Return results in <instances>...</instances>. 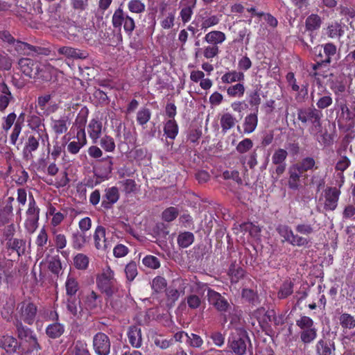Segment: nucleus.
I'll return each instance as SVG.
<instances>
[{"mask_svg": "<svg viewBox=\"0 0 355 355\" xmlns=\"http://www.w3.org/2000/svg\"><path fill=\"white\" fill-rule=\"evenodd\" d=\"M70 125L67 116H61L58 119L51 118V128L56 135H60L65 133Z\"/></svg>", "mask_w": 355, "mask_h": 355, "instance_id": "22", "label": "nucleus"}, {"mask_svg": "<svg viewBox=\"0 0 355 355\" xmlns=\"http://www.w3.org/2000/svg\"><path fill=\"white\" fill-rule=\"evenodd\" d=\"M288 174V187L293 190H298L301 186L300 178L303 173L295 164H293L289 168Z\"/></svg>", "mask_w": 355, "mask_h": 355, "instance_id": "19", "label": "nucleus"}, {"mask_svg": "<svg viewBox=\"0 0 355 355\" xmlns=\"http://www.w3.org/2000/svg\"><path fill=\"white\" fill-rule=\"evenodd\" d=\"M179 215V210L175 207H169L162 213V218L166 222L173 221Z\"/></svg>", "mask_w": 355, "mask_h": 355, "instance_id": "52", "label": "nucleus"}, {"mask_svg": "<svg viewBox=\"0 0 355 355\" xmlns=\"http://www.w3.org/2000/svg\"><path fill=\"white\" fill-rule=\"evenodd\" d=\"M19 311L20 318L28 324H32L37 315V306L31 302L24 300L17 306Z\"/></svg>", "mask_w": 355, "mask_h": 355, "instance_id": "6", "label": "nucleus"}, {"mask_svg": "<svg viewBox=\"0 0 355 355\" xmlns=\"http://www.w3.org/2000/svg\"><path fill=\"white\" fill-rule=\"evenodd\" d=\"M350 165L351 160L349 159V158L346 155H342L336 162L335 169L337 171H340L343 173L349 167Z\"/></svg>", "mask_w": 355, "mask_h": 355, "instance_id": "63", "label": "nucleus"}, {"mask_svg": "<svg viewBox=\"0 0 355 355\" xmlns=\"http://www.w3.org/2000/svg\"><path fill=\"white\" fill-rule=\"evenodd\" d=\"M334 343L330 339L324 338L318 343L317 352L318 355H334Z\"/></svg>", "mask_w": 355, "mask_h": 355, "instance_id": "28", "label": "nucleus"}, {"mask_svg": "<svg viewBox=\"0 0 355 355\" xmlns=\"http://www.w3.org/2000/svg\"><path fill=\"white\" fill-rule=\"evenodd\" d=\"M245 75L243 71H237L236 70L229 71L221 76L223 83L231 84L235 82H241L244 80Z\"/></svg>", "mask_w": 355, "mask_h": 355, "instance_id": "32", "label": "nucleus"}, {"mask_svg": "<svg viewBox=\"0 0 355 355\" xmlns=\"http://www.w3.org/2000/svg\"><path fill=\"white\" fill-rule=\"evenodd\" d=\"M93 345L96 353L98 355H108L110 351L109 337L103 333L96 334L93 339Z\"/></svg>", "mask_w": 355, "mask_h": 355, "instance_id": "9", "label": "nucleus"}, {"mask_svg": "<svg viewBox=\"0 0 355 355\" xmlns=\"http://www.w3.org/2000/svg\"><path fill=\"white\" fill-rule=\"evenodd\" d=\"M16 120V114L11 112L7 116L2 118L1 128L5 131L8 132L11 127L15 124Z\"/></svg>", "mask_w": 355, "mask_h": 355, "instance_id": "58", "label": "nucleus"}, {"mask_svg": "<svg viewBox=\"0 0 355 355\" xmlns=\"http://www.w3.org/2000/svg\"><path fill=\"white\" fill-rule=\"evenodd\" d=\"M125 272L127 280L132 282L137 275V267L135 261H130L125 268Z\"/></svg>", "mask_w": 355, "mask_h": 355, "instance_id": "60", "label": "nucleus"}, {"mask_svg": "<svg viewBox=\"0 0 355 355\" xmlns=\"http://www.w3.org/2000/svg\"><path fill=\"white\" fill-rule=\"evenodd\" d=\"M253 147V141L250 138H245L239 142L236 146V152L241 155H245V154L249 152Z\"/></svg>", "mask_w": 355, "mask_h": 355, "instance_id": "47", "label": "nucleus"}, {"mask_svg": "<svg viewBox=\"0 0 355 355\" xmlns=\"http://www.w3.org/2000/svg\"><path fill=\"white\" fill-rule=\"evenodd\" d=\"M64 332V327L60 323H54L48 326L46 333L51 338H59Z\"/></svg>", "mask_w": 355, "mask_h": 355, "instance_id": "48", "label": "nucleus"}, {"mask_svg": "<svg viewBox=\"0 0 355 355\" xmlns=\"http://www.w3.org/2000/svg\"><path fill=\"white\" fill-rule=\"evenodd\" d=\"M143 264L151 269H157L160 267L159 259L153 255H146L142 260Z\"/></svg>", "mask_w": 355, "mask_h": 355, "instance_id": "59", "label": "nucleus"}, {"mask_svg": "<svg viewBox=\"0 0 355 355\" xmlns=\"http://www.w3.org/2000/svg\"><path fill=\"white\" fill-rule=\"evenodd\" d=\"M106 229L102 225H98L94 232L93 239L95 248L97 250H107L110 248V243L106 237Z\"/></svg>", "mask_w": 355, "mask_h": 355, "instance_id": "12", "label": "nucleus"}, {"mask_svg": "<svg viewBox=\"0 0 355 355\" xmlns=\"http://www.w3.org/2000/svg\"><path fill=\"white\" fill-rule=\"evenodd\" d=\"M67 309L75 318L82 316L83 308L79 299H68Z\"/></svg>", "mask_w": 355, "mask_h": 355, "instance_id": "40", "label": "nucleus"}, {"mask_svg": "<svg viewBox=\"0 0 355 355\" xmlns=\"http://www.w3.org/2000/svg\"><path fill=\"white\" fill-rule=\"evenodd\" d=\"M128 8L131 12L140 14L145 11L146 6L141 0H130Z\"/></svg>", "mask_w": 355, "mask_h": 355, "instance_id": "53", "label": "nucleus"}, {"mask_svg": "<svg viewBox=\"0 0 355 355\" xmlns=\"http://www.w3.org/2000/svg\"><path fill=\"white\" fill-rule=\"evenodd\" d=\"M15 326L17 328V336L19 339H24L26 340V339H28L30 337L33 336L32 330L30 328L24 326L21 321L17 320Z\"/></svg>", "mask_w": 355, "mask_h": 355, "instance_id": "46", "label": "nucleus"}, {"mask_svg": "<svg viewBox=\"0 0 355 355\" xmlns=\"http://www.w3.org/2000/svg\"><path fill=\"white\" fill-rule=\"evenodd\" d=\"M197 0H182L183 8L180 12V17L183 23L189 21L193 13V10L196 7Z\"/></svg>", "mask_w": 355, "mask_h": 355, "instance_id": "24", "label": "nucleus"}, {"mask_svg": "<svg viewBox=\"0 0 355 355\" xmlns=\"http://www.w3.org/2000/svg\"><path fill=\"white\" fill-rule=\"evenodd\" d=\"M76 141H72L67 144V152L72 155L78 153L80 150L87 144L86 135L76 133Z\"/></svg>", "mask_w": 355, "mask_h": 355, "instance_id": "27", "label": "nucleus"}, {"mask_svg": "<svg viewBox=\"0 0 355 355\" xmlns=\"http://www.w3.org/2000/svg\"><path fill=\"white\" fill-rule=\"evenodd\" d=\"M322 47L324 54V62L330 64L331 62V57L335 55L336 53V46L331 42H329L324 44Z\"/></svg>", "mask_w": 355, "mask_h": 355, "instance_id": "51", "label": "nucleus"}, {"mask_svg": "<svg viewBox=\"0 0 355 355\" xmlns=\"http://www.w3.org/2000/svg\"><path fill=\"white\" fill-rule=\"evenodd\" d=\"M29 51L30 55H49L51 53V49L50 46H34L30 44Z\"/></svg>", "mask_w": 355, "mask_h": 355, "instance_id": "56", "label": "nucleus"}, {"mask_svg": "<svg viewBox=\"0 0 355 355\" xmlns=\"http://www.w3.org/2000/svg\"><path fill=\"white\" fill-rule=\"evenodd\" d=\"M73 355H91L86 343L78 340L72 349Z\"/></svg>", "mask_w": 355, "mask_h": 355, "instance_id": "61", "label": "nucleus"}, {"mask_svg": "<svg viewBox=\"0 0 355 355\" xmlns=\"http://www.w3.org/2000/svg\"><path fill=\"white\" fill-rule=\"evenodd\" d=\"M52 234L53 236V240L54 242V246L57 252H61V250L65 248L67 245V236L64 234L57 230H54L52 232Z\"/></svg>", "mask_w": 355, "mask_h": 355, "instance_id": "37", "label": "nucleus"}, {"mask_svg": "<svg viewBox=\"0 0 355 355\" xmlns=\"http://www.w3.org/2000/svg\"><path fill=\"white\" fill-rule=\"evenodd\" d=\"M49 241V236L47 232L44 227H42L36 239H35V244L37 245V254H42L46 249V245Z\"/></svg>", "mask_w": 355, "mask_h": 355, "instance_id": "34", "label": "nucleus"}, {"mask_svg": "<svg viewBox=\"0 0 355 355\" xmlns=\"http://www.w3.org/2000/svg\"><path fill=\"white\" fill-rule=\"evenodd\" d=\"M322 24L321 17L317 14H311L308 16L305 21V26L307 31H313L320 28Z\"/></svg>", "mask_w": 355, "mask_h": 355, "instance_id": "41", "label": "nucleus"}, {"mask_svg": "<svg viewBox=\"0 0 355 355\" xmlns=\"http://www.w3.org/2000/svg\"><path fill=\"white\" fill-rule=\"evenodd\" d=\"M128 338L130 344L135 347H139L141 344V333L140 328L132 327L128 332Z\"/></svg>", "mask_w": 355, "mask_h": 355, "instance_id": "42", "label": "nucleus"}, {"mask_svg": "<svg viewBox=\"0 0 355 355\" xmlns=\"http://www.w3.org/2000/svg\"><path fill=\"white\" fill-rule=\"evenodd\" d=\"M40 209L37 205L36 201L30 193L28 196V207L26 211V219L24 221V227L30 233H33L38 227Z\"/></svg>", "mask_w": 355, "mask_h": 355, "instance_id": "4", "label": "nucleus"}, {"mask_svg": "<svg viewBox=\"0 0 355 355\" xmlns=\"http://www.w3.org/2000/svg\"><path fill=\"white\" fill-rule=\"evenodd\" d=\"M42 136L39 132L36 135H30L28 136L25 142L23 153L24 155L28 156L31 155L33 152L37 150L40 143L39 141Z\"/></svg>", "mask_w": 355, "mask_h": 355, "instance_id": "23", "label": "nucleus"}, {"mask_svg": "<svg viewBox=\"0 0 355 355\" xmlns=\"http://www.w3.org/2000/svg\"><path fill=\"white\" fill-rule=\"evenodd\" d=\"M247 101L253 111L259 112V107L261 103L260 91L257 88L247 92Z\"/></svg>", "mask_w": 355, "mask_h": 355, "instance_id": "35", "label": "nucleus"}, {"mask_svg": "<svg viewBox=\"0 0 355 355\" xmlns=\"http://www.w3.org/2000/svg\"><path fill=\"white\" fill-rule=\"evenodd\" d=\"M179 132V127L175 119H168L164 124V133L166 138L174 140Z\"/></svg>", "mask_w": 355, "mask_h": 355, "instance_id": "31", "label": "nucleus"}, {"mask_svg": "<svg viewBox=\"0 0 355 355\" xmlns=\"http://www.w3.org/2000/svg\"><path fill=\"white\" fill-rule=\"evenodd\" d=\"M276 230L280 236L284 238V241L290 243L294 233L289 226L286 225H279Z\"/></svg>", "mask_w": 355, "mask_h": 355, "instance_id": "49", "label": "nucleus"}, {"mask_svg": "<svg viewBox=\"0 0 355 355\" xmlns=\"http://www.w3.org/2000/svg\"><path fill=\"white\" fill-rule=\"evenodd\" d=\"M15 272L6 270L0 272V288H8L14 284Z\"/></svg>", "mask_w": 355, "mask_h": 355, "instance_id": "38", "label": "nucleus"}, {"mask_svg": "<svg viewBox=\"0 0 355 355\" xmlns=\"http://www.w3.org/2000/svg\"><path fill=\"white\" fill-rule=\"evenodd\" d=\"M101 148L106 152H114L116 148L114 139L109 135H105L100 140Z\"/></svg>", "mask_w": 355, "mask_h": 355, "instance_id": "50", "label": "nucleus"}, {"mask_svg": "<svg viewBox=\"0 0 355 355\" xmlns=\"http://www.w3.org/2000/svg\"><path fill=\"white\" fill-rule=\"evenodd\" d=\"M15 98L9 87L4 83H0V112H4Z\"/></svg>", "mask_w": 355, "mask_h": 355, "instance_id": "17", "label": "nucleus"}, {"mask_svg": "<svg viewBox=\"0 0 355 355\" xmlns=\"http://www.w3.org/2000/svg\"><path fill=\"white\" fill-rule=\"evenodd\" d=\"M120 198L119 189L116 187H111L104 190L101 198V209L103 211H108L113 208L115 203Z\"/></svg>", "mask_w": 355, "mask_h": 355, "instance_id": "8", "label": "nucleus"}, {"mask_svg": "<svg viewBox=\"0 0 355 355\" xmlns=\"http://www.w3.org/2000/svg\"><path fill=\"white\" fill-rule=\"evenodd\" d=\"M345 24L337 21H331L327 28V35L330 38H340L345 34Z\"/></svg>", "mask_w": 355, "mask_h": 355, "instance_id": "26", "label": "nucleus"}, {"mask_svg": "<svg viewBox=\"0 0 355 355\" xmlns=\"http://www.w3.org/2000/svg\"><path fill=\"white\" fill-rule=\"evenodd\" d=\"M318 98L315 101V105L319 110L329 107L333 103V98L331 94L327 90H324V94L318 93Z\"/></svg>", "mask_w": 355, "mask_h": 355, "instance_id": "30", "label": "nucleus"}, {"mask_svg": "<svg viewBox=\"0 0 355 355\" xmlns=\"http://www.w3.org/2000/svg\"><path fill=\"white\" fill-rule=\"evenodd\" d=\"M226 40L225 34L220 31H212L207 33L204 40L209 44L217 45L222 44Z\"/></svg>", "mask_w": 355, "mask_h": 355, "instance_id": "29", "label": "nucleus"}, {"mask_svg": "<svg viewBox=\"0 0 355 355\" xmlns=\"http://www.w3.org/2000/svg\"><path fill=\"white\" fill-rule=\"evenodd\" d=\"M90 236L86 234L79 232L78 230L73 232L70 236L71 245L73 250H82L89 243Z\"/></svg>", "mask_w": 355, "mask_h": 355, "instance_id": "14", "label": "nucleus"}, {"mask_svg": "<svg viewBox=\"0 0 355 355\" xmlns=\"http://www.w3.org/2000/svg\"><path fill=\"white\" fill-rule=\"evenodd\" d=\"M257 149V148L254 149L248 155L239 156V162L244 167L248 165L250 169H253L258 164Z\"/></svg>", "mask_w": 355, "mask_h": 355, "instance_id": "36", "label": "nucleus"}, {"mask_svg": "<svg viewBox=\"0 0 355 355\" xmlns=\"http://www.w3.org/2000/svg\"><path fill=\"white\" fill-rule=\"evenodd\" d=\"M258 121V112L253 111L252 112L248 114L245 116L242 124L243 133L246 135L252 133L257 127Z\"/></svg>", "mask_w": 355, "mask_h": 355, "instance_id": "20", "label": "nucleus"}, {"mask_svg": "<svg viewBox=\"0 0 355 355\" xmlns=\"http://www.w3.org/2000/svg\"><path fill=\"white\" fill-rule=\"evenodd\" d=\"M236 123V119L230 112L224 113L220 119V124L223 133H226L233 128Z\"/></svg>", "mask_w": 355, "mask_h": 355, "instance_id": "33", "label": "nucleus"}, {"mask_svg": "<svg viewBox=\"0 0 355 355\" xmlns=\"http://www.w3.org/2000/svg\"><path fill=\"white\" fill-rule=\"evenodd\" d=\"M103 124L102 122L98 119H92L87 126V132L89 137L94 142L101 137L102 132Z\"/></svg>", "mask_w": 355, "mask_h": 355, "instance_id": "25", "label": "nucleus"}, {"mask_svg": "<svg viewBox=\"0 0 355 355\" xmlns=\"http://www.w3.org/2000/svg\"><path fill=\"white\" fill-rule=\"evenodd\" d=\"M316 337V329L315 328L306 329L301 332L300 338L304 343H309Z\"/></svg>", "mask_w": 355, "mask_h": 355, "instance_id": "62", "label": "nucleus"}, {"mask_svg": "<svg viewBox=\"0 0 355 355\" xmlns=\"http://www.w3.org/2000/svg\"><path fill=\"white\" fill-rule=\"evenodd\" d=\"M288 152L284 148H279L276 149L272 156V163L276 165L275 173L280 176L286 171V160L288 157Z\"/></svg>", "mask_w": 355, "mask_h": 355, "instance_id": "10", "label": "nucleus"}, {"mask_svg": "<svg viewBox=\"0 0 355 355\" xmlns=\"http://www.w3.org/2000/svg\"><path fill=\"white\" fill-rule=\"evenodd\" d=\"M58 51L59 54L73 60H84L89 55L86 51L67 46L59 48Z\"/></svg>", "mask_w": 355, "mask_h": 355, "instance_id": "16", "label": "nucleus"}, {"mask_svg": "<svg viewBox=\"0 0 355 355\" xmlns=\"http://www.w3.org/2000/svg\"><path fill=\"white\" fill-rule=\"evenodd\" d=\"M18 65L22 73L30 78L48 80L51 78V75L47 71L51 67L43 65L33 59L21 58L18 61Z\"/></svg>", "mask_w": 355, "mask_h": 355, "instance_id": "3", "label": "nucleus"}, {"mask_svg": "<svg viewBox=\"0 0 355 355\" xmlns=\"http://www.w3.org/2000/svg\"><path fill=\"white\" fill-rule=\"evenodd\" d=\"M151 117V112L147 107H143L139 110L137 114V121L141 125L146 124Z\"/></svg>", "mask_w": 355, "mask_h": 355, "instance_id": "54", "label": "nucleus"}, {"mask_svg": "<svg viewBox=\"0 0 355 355\" xmlns=\"http://www.w3.org/2000/svg\"><path fill=\"white\" fill-rule=\"evenodd\" d=\"M106 159H107L109 162L107 171L102 174H100L98 171L94 172V175L96 177V180H94L93 179L91 178L87 179L85 183V187H87L89 188H94V187L99 184L102 181L107 180L110 178V175L112 171V157L110 156H107Z\"/></svg>", "mask_w": 355, "mask_h": 355, "instance_id": "15", "label": "nucleus"}, {"mask_svg": "<svg viewBox=\"0 0 355 355\" xmlns=\"http://www.w3.org/2000/svg\"><path fill=\"white\" fill-rule=\"evenodd\" d=\"M322 111L314 107H307L297 110V119L303 124L309 125L311 135H316L322 131Z\"/></svg>", "mask_w": 355, "mask_h": 355, "instance_id": "2", "label": "nucleus"}, {"mask_svg": "<svg viewBox=\"0 0 355 355\" xmlns=\"http://www.w3.org/2000/svg\"><path fill=\"white\" fill-rule=\"evenodd\" d=\"M89 109L86 106H83L79 111L76 118L75 119V122L73 126L76 128V133L86 135L85 134V125L87 121V118L89 116Z\"/></svg>", "mask_w": 355, "mask_h": 355, "instance_id": "18", "label": "nucleus"}, {"mask_svg": "<svg viewBox=\"0 0 355 355\" xmlns=\"http://www.w3.org/2000/svg\"><path fill=\"white\" fill-rule=\"evenodd\" d=\"M300 171L304 173L309 171L316 170L318 167L315 165V159L311 157H306L300 162L295 164Z\"/></svg>", "mask_w": 355, "mask_h": 355, "instance_id": "39", "label": "nucleus"}, {"mask_svg": "<svg viewBox=\"0 0 355 355\" xmlns=\"http://www.w3.org/2000/svg\"><path fill=\"white\" fill-rule=\"evenodd\" d=\"M339 321L343 328L351 329L355 327V319L350 314L343 313L339 318Z\"/></svg>", "mask_w": 355, "mask_h": 355, "instance_id": "57", "label": "nucleus"}, {"mask_svg": "<svg viewBox=\"0 0 355 355\" xmlns=\"http://www.w3.org/2000/svg\"><path fill=\"white\" fill-rule=\"evenodd\" d=\"M119 183L123 187V191L127 194L133 193L137 189V184L134 180L126 179Z\"/></svg>", "mask_w": 355, "mask_h": 355, "instance_id": "64", "label": "nucleus"}, {"mask_svg": "<svg viewBox=\"0 0 355 355\" xmlns=\"http://www.w3.org/2000/svg\"><path fill=\"white\" fill-rule=\"evenodd\" d=\"M73 266L78 270H86L89 263V257L83 253H78L73 259Z\"/></svg>", "mask_w": 355, "mask_h": 355, "instance_id": "44", "label": "nucleus"}, {"mask_svg": "<svg viewBox=\"0 0 355 355\" xmlns=\"http://www.w3.org/2000/svg\"><path fill=\"white\" fill-rule=\"evenodd\" d=\"M245 92L243 83H238L235 85L230 86L227 89V94L230 97L241 98Z\"/></svg>", "mask_w": 355, "mask_h": 355, "instance_id": "45", "label": "nucleus"}, {"mask_svg": "<svg viewBox=\"0 0 355 355\" xmlns=\"http://www.w3.org/2000/svg\"><path fill=\"white\" fill-rule=\"evenodd\" d=\"M219 53V46L217 45L209 44L202 49L203 56L208 60H211L212 58L217 57Z\"/></svg>", "mask_w": 355, "mask_h": 355, "instance_id": "55", "label": "nucleus"}, {"mask_svg": "<svg viewBox=\"0 0 355 355\" xmlns=\"http://www.w3.org/2000/svg\"><path fill=\"white\" fill-rule=\"evenodd\" d=\"M0 347L5 349L7 353L13 354L20 349L21 344L15 338L6 336L0 338Z\"/></svg>", "mask_w": 355, "mask_h": 355, "instance_id": "21", "label": "nucleus"}, {"mask_svg": "<svg viewBox=\"0 0 355 355\" xmlns=\"http://www.w3.org/2000/svg\"><path fill=\"white\" fill-rule=\"evenodd\" d=\"M112 24L114 28L121 31L123 26L124 31L129 35H132L135 28V22L132 17L125 12L122 8H116L112 17Z\"/></svg>", "mask_w": 355, "mask_h": 355, "instance_id": "5", "label": "nucleus"}, {"mask_svg": "<svg viewBox=\"0 0 355 355\" xmlns=\"http://www.w3.org/2000/svg\"><path fill=\"white\" fill-rule=\"evenodd\" d=\"M96 284L98 288H116L117 282L114 278V273L110 266L103 268L97 275Z\"/></svg>", "mask_w": 355, "mask_h": 355, "instance_id": "7", "label": "nucleus"}, {"mask_svg": "<svg viewBox=\"0 0 355 355\" xmlns=\"http://www.w3.org/2000/svg\"><path fill=\"white\" fill-rule=\"evenodd\" d=\"M341 180L338 187L327 186L321 193L316 206V209L319 212L324 213L333 211L336 209L338 205V201L341 194L340 188L344 184V175L341 174Z\"/></svg>", "mask_w": 355, "mask_h": 355, "instance_id": "1", "label": "nucleus"}, {"mask_svg": "<svg viewBox=\"0 0 355 355\" xmlns=\"http://www.w3.org/2000/svg\"><path fill=\"white\" fill-rule=\"evenodd\" d=\"M194 239L195 237L192 232H184L178 235L177 241L180 247L187 248L193 243Z\"/></svg>", "mask_w": 355, "mask_h": 355, "instance_id": "43", "label": "nucleus"}, {"mask_svg": "<svg viewBox=\"0 0 355 355\" xmlns=\"http://www.w3.org/2000/svg\"><path fill=\"white\" fill-rule=\"evenodd\" d=\"M26 241L23 239H9L6 243V248L10 255L12 252H16L19 257L25 254Z\"/></svg>", "mask_w": 355, "mask_h": 355, "instance_id": "13", "label": "nucleus"}, {"mask_svg": "<svg viewBox=\"0 0 355 355\" xmlns=\"http://www.w3.org/2000/svg\"><path fill=\"white\" fill-rule=\"evenodd\" d=\"M230 343V347L236 355H243L247 349V343H250L246 332L242 331L238 336L233 337Z\"/></svg>", "mask_w": 355, "mask_h": 355, "instance_id": "11", "label": "nucleus"}]
</instances>
